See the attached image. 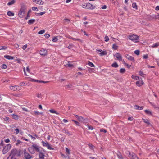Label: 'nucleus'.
I'll list each match as a JSON object with an SVG mask.
<instances>
[{
  "mask_svg": "<svg viewBox=\"0 0 159 159\" xmlns=\"http://www.w3.org/2000/svg\"><path fill=\"white\" fill-rule=\"evenodd\" d=\"M44 36L46 38H48L50 37V35L49 34H45Z\"/></svg>",
  "mask_w": 159,
  "mask_h": 159,
  "instance_id": "bf43d9fd",
  "label": "nucleus"
},
{
  "mask_svg": "<svg viewBox=\"0 0 159 159\" xmlns=\"http://www.w3.org/2000/svg\"><path fill=\"white\" fill-rule=\"evenodd\" d=\"M134 79L136 80H139L140 78L139 76H134Z\"/></svg>",
  "mask_w": 159,
  "mask_h": 159,
  "instance_id": "603ef678",
  "label": "nucleus"
},
{
  "mask_svg": "<svg viewBox=\"0 0 159 159\" xmlns=\"http://www.w3.org/2000/svg\"><path fill=\"white\" fill-rule=\"evenodd\" d=\"M107 54V52L106 51H103L99 53V55L100 56H102L104 55H106Z\"/></svg>",
  "mask_w": 159,
  "mask_h": 159,
  "instance_id": "412c9836",
  "label": "nucleus"
},
{
  "mask_svg": "<svg viewBox=\"0 0 159 159\" xmlns=\"http://www.w3.org/2000/svg\"><path fill=\"white\" fill-rule=\"evenodd\" d=\"M71 39L75 41H78L80 42H82V40L80 39H76L72 37Z\"/></svg>",
  "mask_w": 159,
  "mask_h": 159,
  "instance_id": "c9c22d12",
  "label": "nucleus"
},
{
  "mask_svg": "<svg viewBox=\"0 0 159 159\" xmlns=\"http://www.w3.org/2000/svg\"><path fill=\"white\" fill-rule=\"evenodd\" d=\"M35 21V20L34 19H31L29 20L28 21V23L29 24H31L34 23Z\"/></svg>",
  "mask_w": 159,
  "mask_h": 159,
  "instance_id": "bb28decb",
  "label": "nucleus"
},
{
  "mask_svg": "<svg viewBox=\"0 0 159 159\" xmlns=\"http://www.w3.org/2000/svg\"><path fill=\"white\" fill-rule=\"evenodd\" d=\"M86 126L88 127L89 129V130H93L94 129V128L92 126L89 125H86Z\"/></svg>",
  "mask_w": 159,
  "mask_h": 159,
  "instance_id": "e433bc0d",
  "label": "nucleus"
},
{
  "mask_svg": "<svg viewBox=\"0 0 159 159\" xmlns=\"http://www.w3.org/2000/svg\"><path fill=\"white\" fill-rule=\"evenodd\" d=\"M107 6L105 5H104L101 7V8L102 9H105L107 8Z\"/></svg>",
  "mask_w": 159,
  "mask_h": 159,
  "instance_id": "774afa93",
  "label": "nucleus"
},
{
  "mask_svg": "<svg viewBox=\"0 0 159 159\" xmlns=\"http://www.w3.org/2000/svg\"><path fill=\"white\" fill-rule=\"evenodd\" d=\"M104 39H105L104 40L106 42H107V41H108V40H109V37L107 36H106L105 37Z\"/></svg>",
  "mask_w": 159,
  "mask_h": 159,
  "instance_id": "5fc2aeb1",
  "label": "nucleus"
},
{
  "mask_svg": "<svg viewBox=\"0 0 159 159\" xmlns=\"http://www.w3.org/2000/svg\"><path fill=\"white\" fill-rule=\"evenodd\" d=\"M20 152H21V150H18L17 152V153H16V155H17L18 156H20L21 155Z\"/></svg>",
  "mask_w": 159,
  "mask_h": 159,
  "instance_id": "37998d69",
  "label": "nucleus"
},
{
  "mask_svg": "<svg viewBox=\"0 0 159 159\" xmlns=\"http://www.w3.org/2000/svg\"><path fill=\"white\" fill-rule=\"evenodd\" d=\"M66 151L68 155L70 154V150L67 148H66Z\"/></svg>",
  "mask_w": 159,
  "mask_h": 159,
  "instance_id": "ea45409f",
  "label": "nucleus"
},
{
  "mask_svg": "<svg viewBox=\"0 0 159 159\" xmlns=\"http://www.w3.org/2000/svg\"><path fill=\"white\" fill-rule=\"evenodd\" d=\"M9 88L11 90L13 91H19L20 90L19 86L17 85L11 86Z\"/></svg>",
  "mask_w": 159,
  "mask_h": 159,
  "instance_id": "6e6552de",
  "label": "nucleus"
},
{
  "mask_svg": "<svg viewBox=\"0 0 159 159\" xmlns=\"http://www.w3.org/2000/svg\"><path fill=\"white\" fill-rule=\"evenodd\" d=\"M66 86L67 89H70L72 88V85L70 84H69L68 85H66Z\"/></svg>",
  "mask_w": 159,
  "mask_h": 159,
  "instance_id": "79ce46f5",
  "label": "nucleus"
},
{
  "mask_svg": "<svg viewBox=\"0 0 159 159\" xmlns=\"http://www.w3.org/2000/svg\"><path fill=\"white\" fill-rule=\"evenodd\" d=\"M39 54L42 56H45L47 54V51L46 49H42L39 51Z\"/></svg>",
  "mask_w": 159,
  "mask_h": 159,
  "instance_id": "ddd939ff",
  "label": "nucleus"
},
{
  "mask_svg": "<svg viewBox=\"0 0 159 159\" xmlns=\"http://www.w3.org/2000/svg\"><path fill=\"white\" fill-rule=\"evenodd\" d=\"M64 132L65 133L69 135H72V134H70V133L68 131V130H67L65 129L64 130Z\"/></svg>",
  "mask_w": 159,
  "mask_h": 159,
  "instance_id": "c03bdc74",
  "label": "nucleus"
},
{
  "mask_svg": "<svg viewBox=\"0 0 159 159\" xmlns=\"http://www.w3.org/2000/svg\"><path fill=\"white\" fill-rule=\"evenodd\" d=\"M39 152V159H45L44 158L45 155L44 153L40 151Z\"/></svg>",
  "mask_w": 159,
  "mask_h": 159,
  "instance_id": "f3484780",
  "label": "nucleus"
},
{
  "mask_svg": "<svg viewBox=\"0 0 159 159\" xmlns=\"http://www.w3.org/2000/svg\"><path fill=\"white\" fill-rule=\"evenodd\" d=\"M36 96L39 98H42V96L41 94L38 93L36 94Z\"/></svg>",
  "mask_w": 159,
  "mask_h": 159,
  "instance_id": "a18cd8bd",
  "label": "nucleus"
},
{
  "mask_svg": "<svg viewBox=\"0 0 159 159\" xmlns=\"http://www.w3.org/2000/svg\"><path fill=\"white\" fill-rule=\"evenodd\" d=\"M143 57L144 59H147L148 58V55L147 54L144 55L143 56Z\"/></svg>",
  "mask_w": 159,
  "mask_h": 159,
  "instance_id": "0e129e2a",
  "label": "nucleus"
},
{
  "mask_svg": "<svg viewBox=\"0 0 159 159\" xmlns=\"http://www.w3.org/2000/svg\"><path fill=\"white\" fill-rule=\"evenodd\" d=\"M73 47V44H70L67 47V48L69 49H70L72 48Z\"/></svg>",
  "mask_w": 159,
  "mask_h": 159,
  "instance_id": "680f3d73",
  "label": "nucleus"
},
{
  "mask_svg": "<svg viewBox=\"0 0 159 159\" xmlns=\"http://www.w3.org/2000/svg\"><path fill=\"white\" fill-rule=\"evenodd\" d=\"M32 9L34 11H38V8L36 7H32Z\"/></svg>",
  "mask_w": 159,
  "mask_h": 159,
  "instance_id": "49530a36",
  "label": "nucleus"
},
{
  "mask_svg": "<svg viewBox=\"0 0 159 159\" xmlns=\"http://www.w3.org/2000/svg\"><path fill=\"white\" fill-rule=\"evenodd\" d=\"M24 157L26 159H30L32 157L31 156L29 153L26 152V149H24Z\"/></svg>",
  "mask_w": 159,
  "mask_h": 159,
  "instance_id": "1a4fd4ad",
  "label": "nucleus"
},
{
  "mask_svg": "<svg viewBox=\"0 0 159 159\" xmlns=\"http://www.w3.org/2000/svg\"><path fill=\"white\" fill-rule=\"evenodd\" d=\"M1 68L2 69H6L7 68V66L5 64H3L2 65Z\"/></svg>",
  "mask_w": 159,
  "mask_h": 159,
  "instance_id": "09e8293b",
  "label": "nucleus"
},
{
  "mask_svg": "<svg viewBox=\"0 0 159 159\" xmlns=\"http://www.w3.org/2000/svg\"><path fill=\"white\" fill-rule=\"evenodd\" d=\"M66 66L69 67H72L73 66V65L71 63H70L69 62H68L66 64Z\"/></svg>",
  "mask_w": 159,
  "mask_h": 159,
  "instance_id": "f704fd0d",
  "label": "nucleus"
},
{
  "mask_svg": "<svg viewBox=\"0 0 159 159\" xmlns=\"http://www.w3.org/2000/svg\"><path fill=\"white\" fill-rule=\"evenodd\" d=\"M7 14L10 16H14V13L11 12L10 11H8L7 13Z\"/></svg>",
  "mask_w": 159,
  "mask_h": 159,
  "instance_id": "5701e85b",
  "label": "nucleus"
},
{
  "mask_svg": "<svg viewBox=\"0 0 159 159\" xmlns=\"http://www.w3.org/2000/svg\"><path fill=\"white\" fill-rule=\"evenodd\" d=\"M2 119L6 121V122H5V123H7L9 121V117L7 116H5L4 117H3Z\"/></svg>",
  "mask_w": 159,
  "mask_h": 159,
  "instance_id": "aec40b11",
  "label": "nucleus"
},
{
  "mask_svg": "<svg viewBox=\"0 0 159 159\" xmlns=\"http://www.w3.org/2000/svg\"><path fill=\"white\" fill-rule=\"evenodd\" d=\"M118 46L116 44H113L112 48L114 50H116L118 48Z\"/></svg>",
  "mask_w": 159,
  "mask_h": 159,
  "instance_id": "473e14b6",
  "label": "nucleus"
},
{
  "mask_svg": "<svg viewBox=\"0 0 159 159\" xmlns=\"http://www.w3.org/2000/svg\"><path fill=\"white\" fill-rule=\"evenodd\" d=\"M15 130L16 131L15 134L16 135L17 134H18L19 131V129H16Z\"/></svg>",
  "mask_w": 159,
  "mask_h": 159,
  "instance_id": "13d9d810",
  "label": "nucleus"
},
{
  "mask_svg": "<svg viewBox=\"0 0 159 159\" xmlns=\"http://www.w3.org/2000/svg\"><path fill=\"white\" fill-rule=\"evenodd\" d=\"M77 119L79 121H80L82 122H84L87 120V119L86 118H84L80 116H79Z\"/></svg>",
  "mask_w": 159,
  "mask_h": 159,
  "instance_id": "dca6fc26",
  "label": "nucleus"
},
{
  "mask_svg": "<svg viewBox=\"0 0 159 159\" xmlns=\"http://www.w3.org/2000/svg\"><path fill=\"white\" fill-rule=\"evenodd\" d=\"M26 9L25 7L23 5L21 7V8L18 12V16L20 18H22L23 17L25 14V10Z\"/></svg>",
  "mask_w": 159,
  "mask_h": 159,
  "instance_id": "f03ea898",
  "label": "nucleus"
},
{
  "mask_svg": "<svg viewBox=\"0 0 159 159\" xmlns=\"http://www.w3.org/2000/svg\"><path fill=\"white\" fill-rule=\"evenodd\" d=\"M139 74L141 76H143V75L144 74L143 73V72L141 71H140L139 72Z\"/></svg>",
  "mask_w": 159,
  "mask_h": 159,
  "instance_id": "338daca9",
  "label": "nucleus"
},
{
  "mask_svg": "<svg viewBox=\"0 0 159 159\" xmlns=\"http://www.w3.org/2000/svg\"><path fill=\"white\" fill-rule=\"evenodd\" d=\"M49 111L52 113H55L57 115H59V113L56 111L55 110L53 109H50L49 110Z\"/></svg>",
  "mask_w": 159,
  "mask_h": 159,
  "instance_id": "4be33fe9",
  "label": "nucleus"
},
{
  "mask_svg": "<svg viewBox=\"0 0 159 159\" xmlns=\"http://www.w3.org/2000/svg\"><path fill=\"white\" fill-rule=\"evenodd\" d=\"M159 46V42H157L153 44L151 46L152 48H155Z\"/></svg>",
  "mask_w": 159,
  "mask_h": 159,
  "instance_id": "c756f323",
  "label": "nucleus"
},
{
  "mask_svg": "<svg viewBox=\"0 0 159 159\" xmlns=\"http://www.w3.org/2000/svg\"><path fill=\"white\" fill-rule=\"evenodd\" d=\"M15 2V0H12L10 2L8 3L7 5L8 6H10L13 4Z\"/></svg>",
  "mask_w": 159,
  "mask_h": 159,
  "instance_id": "a878e982",
  "label": "nucleus"
},
{
  "mask_svg": "<svg viewBox=\"0 0 159 159\" xmlns=\"http://www.w3.org/2000/svg\"><path fill=\"white\" fill-rule=\"evenodd\" d=\"M33 2L38 5H43L44 3V2L42 0H33Z\"/></svg>",
  "mask_w": 159,
  "mask_h": 159,
  "instance_id": "2eb2a0df",
  "label": "nucleus"
},
{
  "mask_svg": "<svg viewBox=\"0 0 159 159\" xmlns=\"http://www.w3.org/2000/svg\"><path fill=\"white\" fill-rule=\"evenodd\" d=\"M123 64L125 66H127L128 68H130L131 66V65H129L128 64L125 63V61L124 62Z\"/></svg>",
  "mask_w": 159,
  "mask_h": 159,
  "instance_id": "8fccbe9b",
  "label": "nucleus"
},
{
  "mask_svg": "<svg viewBox=\"0 0 159 159\" xmlns=\"http://www.w3.org/2000/svg\"><path fill=\"white\" fill-rule=\"evenodd\" d=\"M144 82L141 78L139 80L136 82V85L139 87H140L144 84Z\"/></svg>",
  "mask_w": 159,
  "mask_h": 159,
  "instance_id": "9d476101",
  "label": "nucleus"
},
{
  "mask_svg": "<svg viewBox=\"0 0 159 159\" xmlns=\"http://www.w3.org/2000/svg\"><path fill=\"white\" fill-rule=\"evenodd\" d=\"M1 50H5L6 49L7 47L6 46H1Z\"/></svg>",
  "mask_w": 159,
  "mask_h": 159,
  "instance_id": "e2e57ef3",
  "label": "nucleus"
},
{
  "mask_svg": "<svg viewBox=\"0 0 159 159\" xmlns=\"http://www.w3.org/2000/svg\"><path fill=\"white\" fill-rule=\"evenodd\" d=\"M132 6L133 8H134L136 10L137 9V7L136 4L135 3H133Z\"/></svg>",
  "mask_w": 159,
  "mask_h": 159,
  "instance_id": "2f4dec72",
  "label": "nucleus"
},
{
  "mask_svg": "<svg viewBox=\"0 0 159 159\" xmlns=\"http://www.w3.org/2000/svg\"><path fill=\"white\" fill-rule=\"evenodd\" d=\"M128 157L131 159H139L137 155L133 152H130L129 151Z\"/></svg>",
  "mask_w": 159,
  "mask_h": 159,
  "instance_id": "0eeeda50",
  "label": "nucleus"
},
{
  "mask_svg": "<svg viewBox=\"0 0 159 159\" xmlns=\"http://www.w3.org/2000/svg\"><path fill=\"white\" fill-rule=\"evenodd\" d=\"M17 150H18L16 148L12 149L11 151L10 154L7 158V159H9L11 156V159H12L16 155Z\"/></svg>",
  "mask_w": 159,
  "mask_h": 159,
  "instance_id": "39448f33",
  "label": "nucleus"
},
{
  "mask_svg": "<svg viewBox=\"0 0 159 159\" xmlns=\"http://www.w3.org/2000/svg\"><path fill=\"white\" fill-rule=\"evenodd\" d=\"M42 144L43 146L47 147L48 149L52 150H54V148L51 147L50 145L47 142L45 143L44 141H42Z\"/></svg>",
  "mask_w": 159,
  "mask_h": 159,
  "instance_id": "423d86ee",
  "label": "nucleus"
},
{
  "mask_svg": "<svg viewBox=\"0 0 159 159\" xmlns=\"http://www.w3.org/2000/svg\"><path fill=\"white\" fill-rule=\"evenodd\" d=\"M72 121L74 122L75 123V124L76 125H77V126H80V123L77 121H75V120H72Z\"/></svg>",
  "mask_w": 159,
  "mask_h": 159,
  "instance_id": "de8ad7c7",
  "label": "nucleus"
},
{
  "mask_svg": "<svg viewBox=\"0 0 159 159\" xmlns=\"http://www.w3.org/2000/svg\"><path fill=\"white\" fill-rule=\"evenodd\" d=\"M135 109L136 110H142L143 108V106H139L137 105H135L134 106Z\"/></svg>",
  "mask_w": 159,
  "mask_h": 159,
  "instance_id": "a211bd4d",
  "label": "nucleus"
},
{
  "mask_svg": "<svg viewBox=\"0 0 159 159\" xmlns=\"http://www.w3.org/2000/svg\"><path fill=\"white\" fill-rule=\"evenodd\" d=\"M87 8L86 9L93 10L96 7L89 3H87Z\"/></svg>",
  "mask_w": 159,
  "mask_h": 159,
  "instance_id": "9b49d317",
  "label": "nucleus"
},
{
  "mask_svg": "<svg viewBox=\"0 0 159 159\" xmlns=\"http://www.w3.org/2000/svg\"><path fill=\"white\" fill-rule=\"evenodd\" d=\"M4 57L5 58L8 60H12L14 59V57H13L9 55H5Z\"/></svg>",
  "mask_w": 159,
  "mask_h": 159,
  "instance_id": "6ab92c4d",
  "label": "nucleus"
},
{
  "mask_svg": "<svg viewBox=\"0 0 159 159\" xmlns=\"http://www.w3.org/2000/svg\"><path fill=\"white\" fill-rule=\"evenodd\" d=\"M45 13V12H41L39 13H38L37 14V16H39V15H42L44 14Z\"/></svg>",
  "mask_w": 159,
  "mask_h": 159,
  "instance_id": "864d4df0",
  "label": "nucleus"
},
{
  "mask_svg": "<svg viewBox=\"0 0 159 159\" xmlns=\"http://www.w3.org/2000/svg\"><path fill=\"white\" fill-rule=\"evenodd\" d=\"M25 82H22L19 84V85L21 86H25Z\"/></svg>",
  "mask_w": 159,
  "mask_h": 159,
  "instance_id": "3c124183",
  "label": "nucleus"
},
{
  "mask_svg": "<svg viewBox=\"0 0 159 159\" xmlns=\"http://www.w3.org/2000/svg\"><path fill=\"white\" fill-rule=\"evenodd\" d=\"M12 117L13 119L16 120H17L18 119V116L16 115L13 114L12 115Z\"/></svg>",
  "mask_w": 159,
  "mask_h": 159,
  "instance_id": "cd10ccee",
  "label": "nucleus"
},
{
  "mask_svg": "<svg viewBox=\"0 0 159 159\" xmlns=\"http://www.w3.org/2000/svg\"><path fill=\"white\" fill-rule=\"evenodd\" d=\"M27 44H25L22 47V48L23 49V50H25L26 48H27Z\"/></svg>",
  "mask_w": 159,
  "mask_h": 159,
  "instance_id": "6e6d98bb",
  "label": "nucleus"
},
{
  "mask_svg": "<svg viewBox=\"0 0 159 159\" xmlns=\"http://www.w3.org/2000/svg\"><path fill=\"white\" fill-rule=\"evenodd\" d=\"M11 145L10 144H8L4 147L2 151V153L3 154H6L11 148Z\"/></svg>",
  "mask_w": 159,
  "mask_h": 159,
  "instance_id": "20e7f679",
  "label": "nucleus"
},
{
  "mask_svg": "<svg viewBox=\"0 0 159 159\" xmlns=\"http://www.w3.org/2000/svg\"><path fill=\"white\" fill-rule=\"evenodd\" d=\"M40 148L35 144L33 143L32 146L28 148L29 152L31 154H34L35 153V151L39 152L40 151Z\"/></svg>",
  "mask_w": 159,
  "mask_h": 159,
  "instance_id": "f257e3e1",
  "label": "nucleus"
},
{
  "mask_svg": "<svg viewBox=\"0 0 159 159\" xmlns=\"http://www.w3.org/2000/svg\"><path fill=\"white\" fill-rule=\"evenodd\" d=\"M22 109L23 111H26L27 112H28V110L26 108H22Z\"/></svg>",
  "mask_w": 159,
  "mask_h": 159,
  "instance_id": "69168bd1",
  "label": "nucleus"
},
{
  "mask_svg": "<svg viewBox=\"0 0 159 159\" xmlns=\"http://www.w3.org/2000/svg\"><path fill=\"white\" fill-rule=\"evenodd\" d=\"M128 38L129 39L132 41L137 43L138 42L139 39V37L134 34L132 35H130L129 36Z\"/></svg>",
  "mask_w": 159,
  "mask_h": 159,
  "instance_id": "7ed1b4c3",
  "label": "nucleus"
},
{
  "mask_svg": "<svg viewBox=\"0 0 159 159\" xmlns=\"http://www.w3.org/2000/svg\"><path fill=\"white\" fill-rule=\"evenodd\" d=\"M125 71V68H121L120 70V72L121 73H124Z\"/></svg>",
  "mask_w": 159,
  "mask_h": 159,
  "instance_id": "4c0bfd02",
  "label": "nucleus"
},
{
  "mask_svg": "<svg viewBox=\"0 0 159 159\" xmlns=\"http://www.w3.org/2000/svg\"><path fill=\"white\" fill-rule=\"evenodd\" d=\"M144 111L145 112V113L149 115H152V112L149 110H144Z\"/></svg>",
  "mask_w": 159,
  "mask_h": 159,
  "instance_id": "c85d7f7f",
  "label": "nucleus"
},
{
  "mask_svg": "<svg viewBox=\"0 0 159 159\" xmlns=\"http://www.w3.org/2000/svg\"><path fill=\"white\" fill-rule=\"evenodd\" d=\"M52 40L53 42H56L58 40V39L57 37H54L52 38Z\"/></svg>",
  "mask_w": 159,
  "mask_h": 159,
  "instance_id": "58836bf2",
  "label": "nucleus"
},
{
  "mask_svg": "<svg viewBox=\"0 0 159 159\" xmlns=\"http://www.w3.org/2000/svg\"><path fill=\"white\" fill-rule=\"evenodd\" d=\"M117 156L118 158L119 159H122L123 158L120 152H119L117 154Z\"/></svg>",
  "mask_w": 159,
  "mask_h": 159,
  "instance_id": "7c9ffc66",
  "label": "nucleus"
},
{
  "mask_svg": "<svg viewBox=\"0 0 159 159\" xmlns=\"http://www.w3.org/2000/svg\"><path fill=\"white\" fill-rule=\"evenodd\" d=\"M111 66L112 67L115 68H117L118 67V65L116 62H114L113 64H112Z\"/></svg>",
  "mask_w": 159,
  "mask_h": 159,
  "instance_id": "393cba45",
  "label": "nucleus"
},
{
  "mask_svg": "<svg viewBox=\"0 0 159 159\" xmlns=\"http://www.w3.org/2000/svg\"><path fill=\"white\" fill-rule=\"evenodd\" d=\"M125 57L129 60L132 61L133 62L135 61L134 57L132 56L129 55V54H126L125 55Z\"/></svg>",
  "mask_w": 159,
  "mask_h": 159,
  "instance_id": "4468645a",
  "label": "nucleus"
},
{
  "mask_svg": "<svg viewBox=\"0 0 159 159\" xmlns=\"http://www.w3.org/2000/svg\"><path fill=\"white\" fill-rule=\"evenodd\" d=\"M142 120H143V121L145 123L148 125L150 124L149 121L148 119H142Z\"/></svg>",
  "mask_w": 159,
  "mask_h": 159,
  "instance_id": "b1692460",
  "label": "nucleus"
},
{
  "mask_svg": "<svg viewBox=\"0 0 159 159\" xmlns=\"http://www.w3.org/2000/svg\"><path fill=\"white\" fill-rule=\"evenodd\" d=\"M134 53L137 55H139V50H136L134 51Z\"/></svg>",
  "mask_w": 159,
  "mask_h": 159,
  "instance_id": "4d7b16f0",
  "label": "nucleus"
},
{
  "mask_svg": "<svg viewBox=\"0 0 159 159\" xmlns=\"http://www.w3.org/2000/svg\"><path fill=\"white\" fill-rule=\"evenodd\" d=\"M87 3L85 4L84 5H82V7L83 8L86 9V8H87Z\"/></svg>",
  "mask_w": 159,
  "mask_h": 159,
  "instance_id": "052dcab7",
  "label": "nucleus"
},
{
  "mask_svg": "<svg viewBox=\"0 0 159 159\" xmlns=\"http://www.w3.org/2000/svg\"><path fill=\"white\" fill-rule=\"evenodd\" d=\"M45 31L44 30H42L38 32V34H42L45 33Z\"/></svg>",
  "mask_w": 159,
  "mask_h": 159,
  "instance_id": "a19ab883",
  "label": "nucleus"
},
{
  "mask_svg": "<svg viewBox=\"0 0 159 159\" xmlns=\"http://www.w3.org/2000/svg\"><path fill=\"white\" fill-rule=\"evenodd\" d=\"M114 56L119 61L122 60V57L120 53H116L115 55H114Z\"/></svg>",
  "mask_w": 159,
  "mask_h": 159,
  "instance_id": "f8f14e48",
  "label": "nucleus"
},
{
  "mask_svg": "<svg viewBox=\"0 0 159 159\" xmlns=\"http://www.w3.org/2000/svg\"><path fill=\"white\" fill-rule=\"evenodd\" d=\"M88 65H89V66L91 67H95V66L90 61L88 62Z\"/></svg>",
  "mask_w": 159,
  "mask_h": 159,
  "instance_id": "72a5a7b5",
  "label": "nucleus"
}]
</instances>
